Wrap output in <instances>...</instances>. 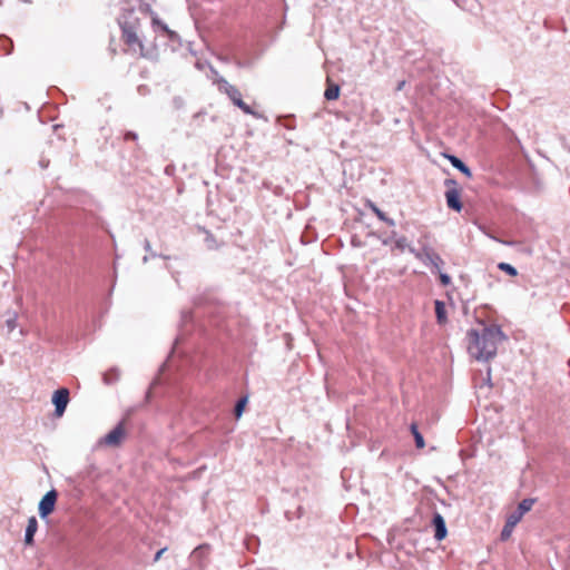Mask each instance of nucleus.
<instances>
[{
    "label": "nucleus",
    "mask_w": 570,
    "mask_h": 570,
    "mask_svg": "<svg viewBox=\"0 0 570 570\" xmlns=\"http://www.w3.org/2000/svg\"><path fill=\"white\" fill-rule=\"evenodd\" d=\"M122 37H124V41L126 45L132 47V46H138L140 51L142 52L144 50V45L142 42L139 40L136 31L131 28H125L124 29V32H122Z\"/></svg>",
    "instance_id": "nucleus-10"
},
{
    "label": "nucleus",
    "mask_w": 570,
    "mask_h": 570,
    "mask_svg": "<svg viewBox=\"0 0 570 570\" xmlns=\"http://www.w3.org/2000/svg\"><path fill=\"white\" fill-rule=\"evenodd\" d=\"M438 273H439L440 282L443 286H448L451 284V277L448 274L442 273L441 271Z\"/></svg>",
    "instance_id": "nucleus-24"
},
{
    "label": "nucleus",
    "mask_w": 570,
    "mask_h": 570,
    "mask_svg": "<svg viewBox=\"0 0 570 570\" xmlns=\"http://www.w3.org/2000/svg\"><path fill=\"white\" fill-rule=\"evenodd\" d=\"M410 253L425 266H431L435 272H440L444 265L442 257L430 245H423L421 249L410 248Z\"/></svg>",
    "instance_id": "nucleus-3"
},
{
    "label": "nucleus",
    "mask_w": 570,
    "mask_h": 570,
    "mask_svg": "<svg viewBox=\"0 0 570 570\" xmlns=\"http://www.w3.org/2000/svg\"><path fill=\"white\" fill-rule=\"evenodd\" d=\"M126 431L124 428V422H119L118 425L112 429L109 433H107L101 440L100 444H105L107 446H119L125 439Z\"/></svg>",
    "instance_id": "nucleus-5"
},
{
    "label": "nucleus",
    "mask_w": 570,
    "mask_h": 570,
    "mask_svg": "<svg viewBox=\"0 0 570 570\" xmlns=\"http://www.w3.org/2000/svg\"><path fill=\"white\" fill-rule=\"evenodd\" d=\"M445 157L449 159V161L451 163V165L454 168L460 170L466 177H469V178L472 177V171L460 158H458L456 156H453V155H446Z\"/></svg>",
    "instance_id": "nucleus-12"
},
{
    "label": "nucleus",
    "mask_w": 570,
    "mask_h": 570,
    "mask_svg": "<svg viewBox=\"0 0 570 570\" xmlns=\"http://www.w3.org/2000/svg\"><path fill=\"white\" fill-rule=\"evenodd\" d=\"M435 315L436 320L440 324H443L446 322V308L445 304L441 301H435Z\"/></svg>",
    "instance_id": "nucleus-13"
},
{
    "label": "nucleus",
    "mask_w": 570,
    "mask_h": 570,
    "mask_svg": "<svg viewBox=\"0 0 570 570\" xmlns=\"http://www.w3.org/2000/svg\"><path fill=\"white\" fill-rule=\"evenodd\" d=\"M433 525L435 528L434 538L438 541L443 540L446 537L448 530H446L445 521L440 513L434 514Z\"/></svg>",
    "instance_id": "nucleus-9"
},
{
    "label": "nucleus",
    "mask_w": 570,
    "mask_h": 570,
    "mask_svg": "<svg viewBox=\"0 0 570 570\" xmlns=\"http://www.w3.org/2000/svg\"><path fill=\"white\" fill-rule=\"evenodd\" d=\"M522 517L523 515L518 510H515L508 517L507 522L510 523V525L515 527L521 521Z\"/></svg>",
    "instance_id": "nucleus-18"
},
{
    "label": "nucleus",
    "mask_w": 570,
    "mask_h": 570,
    "mask_svg": "<svg viewBox=\"0 0 570 570\" xmlns=\"http://www.w3.org/2000/svg\"><path fill=\"white\" fill-rule=\"evenodd\" d=\"M411 433L414 436L415 445L417 449H423L425 446L424 439L422 434L420 433L417 425L415 423H412L410 426Z\"/></svg>",
    "instance_id": "nucleus-14"
},
{
    "label": "nucleus",
    "mask_w": 570,
    "mask_h": 570,
    "mask_svg": "<svg viewBox=\"0 0 570 570\" xmlns=\"http://www.w3.org/2000/svg\"><path fill=\"white\" fill-rule=\"evenodd\" d=\"M394 236H395V233H392V236H391L390 238H387V239H384V240H383V244H384V245L390 244V243H391V240H392V238H394Z\"/></svg>",
    "instance_id": "nucleus-29"
},
{
    "label": "nucleus",
    "mask_w": 570,
    "mask_h": 570,
    "mask_svg": "<svg viewBox=\"0 0 570 570\" xmlns=\"http://www.w3.org/2000/svg\"><path fill=\"white\" fill-rule=\"evenodd\" d=\"M38 529V521L36 517H30L24 533V542L30 546L33 543V535Z\"/></svg>",
    "instance_id": "nucleus-11"
},
{
    "label": "nucleus",
    "mask_w": 570,
    "mask_h": 570,
    "mask_svg": "<svg viewBox=\"0 0 570 570\" xmlns=\"http://www.w3.org/2000/svg\"><path fill=\"white\" fill-rule=\"evenodd\" d=\"M383 222L386 223L390 226H394L395 225V222L392 218H389V217H387V220H383Z\"/></svg>",
    "instance_id": "nucleus-30"
},
{
    "label": "nucleus",
    "mask_w": 570,
    "mask_h": 570,
    "mask_svg": "<svg viewBox=\"0 0 570 570\" xmlns=\"http://www.w3.org/2000/svg\"><path fill=\"white\" fill-rule=\"evenodd\" d=\"M209 546L200 544L190 553L191 561L200 569H205L208 562Z\"/></svg>",
    "instance_id": "nucleus-8"
},
{
    "label": "nucleus",
    "mask_w": 570,
    "mask_h": 570,
    "mask_svg": "<svg viewBox=\"0 0 570 570\" xmlns=\"http://www.w3.org/2000/svg\"><path fill=\"white\" fill-rule=\"evenodd\" d=\"M371 208L380 220H387V216L379 207L372 204Z\"/></svg>",
    "instance_id": "nucleus-23"
},
{
    "label": "nucleus",
    "mask_w": 570,
    "mask_h": 570,
    "mask_svg": "<svg viewBox=\"0 0 570 570\" xmlns=\"http://www.w3.org/2000/svg\"><path fill=\"white\" fill-rule=\"evenodd\" d=\"M57 495L58 494L56 490H50L42 497L38 507L39 515L41 518L48 517L53 511L57 501Z\"/></svg>",
    "instance_id": "nucleus-7"
},
{
    "label": "nucleus",
    "mask_w": 570,
    "mask_h": 570,
    "mask_svg": "<svg viewBox=\"0 0 570 570\" xmlns=\"http://www.w3.org/2000/svg\"><path fill=\"white\" fill-rule=\"evenodd\" d=\"M533 503H534V500H533V499H523V500L519 503V505H518L517 510H518L522 515H524V513H527L528 511H530V510H531V508H532Z\"/></svg>",
    "instance_id": "nucleus-17"
},
{
    "label": "nucleus",
    "mask_w": 570,
    "mask_h": 570,
    "mask_svg": "<svg viewBox=\"0 0 570 570\" xmlns=\"http://www.w3.org/2000/svg\"><path fill=\"white\" fill-rule=\"evenodd\" d=\"M7 326H8V330L10 332L16 328V326H17V318H16V316L12 317V318L7 320Z\"/></svg>",
    "instance_id": "nucleus-25"
},
{
    "label": "nucleus",
    "mask_w": 570,
    "mask_h": 570,
    "mask_svg": "<svg viewBox=\"0 0 570 570\" xmlns=\"http://www.w3.org/2000/svg\"><path fill=\"white\" fill-rule=\"evenodd\" d=\"M246 402H247L246 397L240 399L237 402V404L235 406V414H236L237 417H239L242 415Z\"/></svg>",
    "instance_id": "nucleus-22"
},
{
    "label": "nucleus",
    "mask_w": 570,
    "mask_h": 570,
    "mask_svg": "<svg viewBox=\"0 0 570 570\" xmlns=\"http://www.w3.org/2000/svg\"><path fill=\"white\" fill-rule=\"evenodd\" d=\"M444 184L448 188L445 191L448 207L455 212H461L463 205L460 200V190L458 188V183L454 179H446Z\"/></svg>",
    "instance_id": "nucleus-4"
},
{
    "label": "nucleus",
    "mask_w": 570,
    "mask_h": 570,
    "mask_svg": "<svg viewBox=\"0 0 570 570\" xmlns=\"http://www.w3.org/2000/svg\"><path fill=\"white\" fill-rule=\"evenodd\" d=\"M215 83L220 92L225 94L235 106H237L244 114L256 116L257 114L242 99L240 91L230 85L225 78L218 77Z\"/></svg>",
    "instance_id": "nucleus-2"
},
{
    "label": "nucleus",
    "mask_w": 570,
    "mask_h": 570,
    "mask_svg": "<svg viewBox=\"0 0 570 570\" xmlns=\"http://www.w3.org/2000/svg\"><path fill=\"white\" fill-rule=\"evenodd\" d=\"M144 247H145V249H146L147 252H149V250H150L151 246H150V242H149L148 239H146V240H145V243H144Z\"/></svg>",
    "instance_id": "nucleus-28"
},
{
    "label": "nucleus",
    "mask_w": 570,
    "mask_h": 570,
    "mask_svg": "<svg viewBox=\"0 0 570 570\" xmlns=\"http://www.w3.org/2000/svg\"><path fill=\"white\" fill-rule=\"evenodd\" d=\"M514 529V525H510V523L505 522L502 531H501V540H508L511 534H512V531Z\"/></svg>",
    "instance_id": "nucleus-20"
},
{
    "label": "nucleus",
    "mask_w": 570,
    "mask_h": 570,
    "mask_svg": "<svg viewBox=\"0 0 570 570\" xmlns=\"http://www.w3.org/2000/svg\"><path fill=\"white\" fill-rule=\"evenodd\" d=\"M468 352L476 361L488 362L497 355L498 345L507 337L497 325L485 326L468 331Z\"/></svg>",
    "instance_id": "nucleus-1"
},
{
    "label": "nucleus",
    "mask_w": 570,
    "mask_h": 570,
    "mask_svg": "<svg viewBox=\"0 0 570 570\" xmlns=\"http://www.w3.org/2000/svg\"><path fill=\"white\" fill-rule=\"evenodd\" d=\"M153 24L155 27L160 28L164 32L168 33L170 37L174 35V32L171 30H169L167 24L161 22L157 17L153 18Z\"/></svg>",
    "instance_id": "nucleus-21"
},
{
    "label": "nucleus",
    "mask_w": 570,
    "mask_h": 570,
    "mask_svg": "<svg viewBox=\"0 0 570 570\" xmlns=\"http://www.w3.org/2000/svg\"><path fill=\"white\" fill-rule=\"evenodd\" d=\"M138 138L137 134L134 132V131H127L125 134V139L126 140H136Z\"/></svg>",
    "instance_id": "nucleus-26"
},
{
    "label": "nucleus",
    "mask_w": 570,
    "mask_h": 570,
    "mask_svg": "<svg viewBox=\"0 0 570 570\" xmlns=\"http://www.w3.org/2000/svg\"><path fill=\"white\" fill-rule=\"evenodd\" d=\"M338 96H340V87L334 83L328 85V87L326 88V90L324 92V97L327 100H335L338 98Z\"/></svg>",
    "instance_id": "nucleus-15"
},
{
    "label": "nucleus",
    "mask_w": 570,
    "mask_h": 570,
    "mask_svg": "<svg viewBox=\"0 0 570 570\" xmlns=\"http://www.w3.org/2000/svg\"><path fill=\"white\" fill-rule=\"evenodd\" d=\"M165 551H166V548H163L159 551H157V553L155 554L154 561H158Z\"/></svg>",
    "instance_id": "nucleus-27"
},
{
    "label": "nucleus",
    "mask_w": 570,
    "mask_h": 570,
    "mask_svg": "<svg viewBox=\"0 0 570 570\" xmlns=\"http://www.w3.org/2000/svg\"><path fill=\"white\" fill-rule=\"evenodd\" d=\"M394 247L397 248L400 252H404L405 249L410 252V248H414L412 245L409 244L406 237L404 236L395 238Z\"/></svg>",
    "instance_id": "nucleus-16"
},
{
    "label": "nucleus",
    "mask_w": 570,
    "mask_h": 570,
    "mask_svg": "<svg viewBox=\"0 0 570 570\" xmlns=\"http://www.w3.org/2000/svg\"><path fill=\"white\" fill-rule=\"evenodd\" d=\"M69 402V391L65 387L57 390L52 395V403L55 404V414L60 417L66 411Z\"/></svg>",
    "instance_id": "nucleus-6"
},
{
    "label": "nucleus",
    "mask_w": 570,
    "mask_h": 570,
    "mask_svg": "<svg viewBox=\"0 0 570 570\" xmlns=\"http://www.w3.org/2000/svg\"><path fill=\"white\" fill-rule=\"evenodd\" d=\"M498 267H499V269L508 273L511 276H517V274H518V271L512 265H510L508 263H500L498 265Z\"/></svg>",
    "instance_id": "nucleus-19"
},
{
    "label": "nucleus",
    "mask_w": 570,
    "mask_h": 570,
    "mask_svg": "<svg viewBox=\"0 0 570 570\" xmlns=\"http://www.w3.org/2000/svg\"><path fill=\"white\" fill-rule=\"evenodd\" d=\"M404 86V81L400 82L399 86H397V89L401 90Z\"/></svg>",
    "instance_id": "nucleus-31"
}]
</instances>
